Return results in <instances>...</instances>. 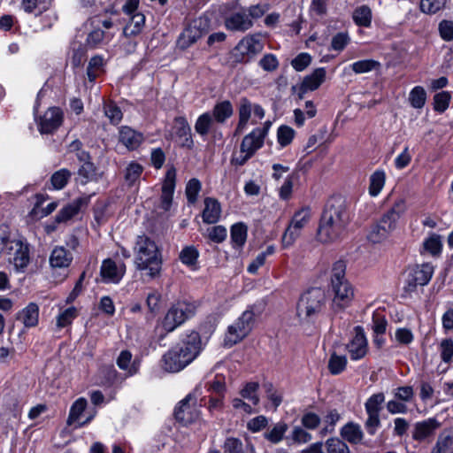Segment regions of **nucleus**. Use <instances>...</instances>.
<instances>
[{
    "mask_svg": "<svg viewBox=\"0 0 453 453\" xmlns=\"http://www.w3.org/2000/svg\"><path fill=\"white\" fill-rule=\"evenodd\" d=\"M296 135V131L286 125H281L277 130V141L280 147L284 148L289 145Z\"/></svg>",
    "mask_w": 453,
    "mask_h": 453,
    "instance_id": "obj_52",
    "label": "nucleus"
},
{
    "mask_svg": "<svg viewBox=\"0 0 453 453\" xmlns=\"http://www.w3.org/2000/svg\"><path fill=\"white\" fill-rule=\"evenodd\" d=\"M325 78V68L319 67L314 70V72L306 76L301 83L297 91L298 98L303 99L306 92L316 90L323 83Z\"/></svg>",
    "mask_w": 453,
    "mask_h": 453,
    "instance_id": "obj_24",
    "label": "nucleus"
},
{
    "mask_svg": "<svg viewBox=\"0 0 453 453\" xmlns=\"http://www.w3.org/2000/svg\"><path fill=\"white\" fill-rule=\"evenodd\" d=\"M384 401V394L377 393L372 395L365 403V409L368 416L365 426L367 433L371 435H373L380 426V413Z\"/></svg>",
    "mask_w": 453,
    "mask_h": 453,
    "instance_id": "obj_12",
    "label": "nucleus"
},
{
    "mask_svg": "<svg viewBox=\"0 0 453 453\" xmlns=\"http://www.w3.org/2000/svg\"><path fill=\"white\" fill-rule=\"evenodd\" d=\"M132 357L129 350H122L116 361L119 368L126 371L128 376L136 374L140 369V361L138 359L132 360Z\"/></svg>",
    "mask_w": 453,
    "mask_h": 453,
    "instance_id": "obj_34",
    "label": "nucleus"
},
{
    "mask_svg": "<svg viewBox=\"0 0 453 453\" xmlns=\"http://www.w3.org/2000/svg\"><path fill=\"white\" fill-rule=\"evenodd\" d=\"M201 350L200 334L196 331L186 332L180 342L162 357V368L168 372H178L196 359Z\"/></svg>",
    "mask_w": 453,
    "mask_h": 453,
    "instance_id": "obj_2",
    "label": "nucleus"
},
{
    "mask_svg": "<svg viewBox=\"0 0 453 453\" xmlns=\"http://www.w3.org/2000/svg\"><path fill=\"white\" fill-rule=\"evenodd\" d=\"M255 316L253 307H249L244 311L242 315L227 327L224 338V345L230 348L242 341L252 330Z\"/></svg>",
    "mask_w": 453,
    "mask_h": 453,
    "instance_id": "obj_7",
    "label": "nucleus"
},
{
    "mask_svg": "<svg viewBox=\"0 0 453 453\" xmlns=\"http://www.w3.org/2000/svg\"><path fill=\"white\" fill-rule=\"evenodd\" d=\"M87 404H88V402H87V400L84 397L78 398L72 404V406L70 408L68 418H67V424L69 426H72V425H73L75 423H78L76 427H81V426H84L85 425L88 424L93 419V418L95 417L96 411L91 413L86 418V420H84L83 422H79V419H80L81 414L86 410Z\"/></svg>",
    "mask_w": 453,
    "mask_h": 453,
    "instance_id": "obj_27",
    "label": "nucleus"
},
{
    "mask_svg": "<svg viewBox=\"0 0 453 453\" xmlns=\"http://www.w3.org/2000/svg\"><path fill=\"white\" fill-rule=\"evenodd\" d=\"M346 264L342 260L336 261L332 267L329 291L332 296V309L340 312L350 306L354 299V288L347 280Z\"/></svg>",
    "mask_w": 453,
    "mask_h": 453,
    "instance_id": "obj_4",
    "label": "nucleus"
},
{
    "mask_svg": "<svg viewBox=\"0 0 453 453\" xmlns=\"http://www.w3.org/2000/svg\"><path fill=\"white\" fill-rule=\"evenodd\" d=\"M354 22L364 27H369L372 23V10L367 5L357 7L353 12Z\"/></svg>",
    "mask_w": 453,
    "mask_h": 453,
    "instance_id": "obj_42",
    "label": "nucleus"
},
{
    "mask_svg": "<svg viewBox=\"0 0 453 453\" xmlns=\"http://www.w3.org/2000/svg\"><path fill=\"white\" fill-rule=\"evenodd\" d=\"M451 99L450 93L448 91H441L436 93L434 96V109L438 112H444L449 105Z\"/></svg>",
    "mask_w": 453,
    "mask_h": 453,
    "instance_id": "obj_55",
    "label": "nucleus"
},
{
    "mask_svg": "<svg viewBox=\"0 0 453 453\" xmlns=\"http://www.w3.org/2000/svg\"><path fill=\"white\" fill-rule=\"evenodd\" d=\"M204 209L202 213V218L204 223L215 224L217 223L221 215V206L219 201L212 197H206L203 201Z\"/></svg>",
    "mask_w": 453,
    "mask_h": 453,
    "instance_id": "obj_30",
    "label": "nucleus"
},
{
    "mask_svg": "<svg viewBox=\"0 0 453 453\" xmlns=\"http://www.w3.org/2000/svg\"><path fill=\"white\" fill-rule=\"evenodd\" d=\"M224 25L229 31L244 33L253 27L254 22L247 15L246 10L242 9L226 15L224 19Z\"/></svg>",
    "mask_w": 453,
    "mask_h": 453,
    "instance_id": "obj_18",
    "label": "nucleus"
},
{
    "mask_svg": "<svg viewBox=\"0 0 453 453\" xmlns=\"http://www.w3.org/2000/svg\"><path fill=\"white\" fill-rule=\"evenodd\" d=\"M201 36L202 31L196 26H188L180 35L177 44L180 49L185 50L196 42Z\"/></svg>",
    "mask_w": 453,
    "mask_h": 453,
    "instance_id": "obj_35",
    "label": "nucleus"
},
{
    "mask_svg": "<svg viewBox=\"0 0 453 453\" xmlns=\"http://www.w3.org/2000/svg\"><path fill=\"white\" fill-rule=\"evenodd\" d=\"M143 167L137 162H130L124 171V180L128 187H134L140 182Z\"/></svg>",
    "mask_w": 453,
    "mask_h": 453,
    "instance_id": "obj_36",
    "label": "nucleus"
},
{
    "mask_svg": "<svg viewBox=\"0 0 453 453\" xmlns=\"http://www.w3.org/2000/svg\"><path fill=\"white\" fill-rule=\"evenodd\" d=\"M126 273L124 262H116L111 258L104 259L100 268L102 280L107 284H118Z\"/></svg>",
    "mask_w": 453,
    "mask_h": 453,
    "instance_id": "obj_17",
    "label": "nucleus"
},
{
    "mask_svg": "<svg viewBox=\"0 0 453 453\" xmlns=\"http://www.w3.org/2000/svg\"><path fill=\"white\" fill-rule=\"evenodd\" d=\"M347 365V358L345 356H339L333 353L328 361V370L331 374L337 375L342 372Z\"/></svg>",
    "mask_w": 453,
    "mask_h": 453,
    "instance_id": "obj_51",
    "label": "nucleus"
},
{
    "mask_svg": "<svg viewBox=\"0 0 453 453\" xmlns=\"http://www.w3.org/2000/svg\"><path fill=\"white\" fill-rule=\"evenodd\" d=\"M201 188L202 185L198 179L193 178L188 180L186 185L185 194L189 203L196 202Z\"/></svg>",
    "mask_w": 453,
    "mask_h": 453,
    "instance_id": "obj_57",
    "label": "nucleus"
},
{
    "mask_svg": "<svg viewBox=\"0 0 453 453\" xmlns=\"http://www.w3.org/2000/svg\"><path fill=\"white\" fill-rule=\"evenodd\" d=\"M380 66V62L373 59H364L354 62L349 68L357 74L366 73Z\"/></svg>",
    "mask_w": 453,
    "mask_h": 453,
    "instance_id": "obj_47",
    "label": "nucleus"
},
{
    "mask_svg": "<svg viewBox=\"0 0 453 453\" xmlns=\"http://www.w3.org/2000/svg\"><path fill=\"white\" fill-rule=\"evenodd\" d=\"M355 331L356 334L347 344L346 349L349 353L351 360L357 361L366 355L368 343L365 334L360 326H357Z\"/></svg>",
    "mask_w": 453,
    "mask_h": 453,
    "instance_id": "obj_21",
    "label": "nucleus"
},
{
    "mask_svg": "<svg viewBox=\"0 0 453 453\" xmlns=\"http://www.w3.org/2000/svg\"><path fill=\"white\" fill-rule=\"evenodd\" d=\"M409 103L414 109H422L426 102V92L421 86L414 87L409 93Z\"/></svg>",
    "mask_w": 453,
    "mask_h": 453,
    "instance_id": "obj_45",
    "label": "nucleus"
},
{
    "mask_svg": "<svg viewBox=\"0 0 453 453\" xmlns=\"http://www.w3.org/2000/svg\"><path fill=\"white\" fill-rule=\"evenodd\" d=\"M215 122L210 111L201 114L195 124L196 132L201 135L205 136L209 134L212 124Z\"/></svg>",
    "mask_w": 453,
    "mask_h": 453,
    "instance_id": "obj_44",
    "label": "nucleus"
},
{
    "mask_svg": "<svg viewBox=\"0 0 453 453\" xmlns=\"http://www.w3.org/2000/svg\"><path fill=\"white\" fill-rule=\"evenodd\" d=\"M224 453H248L245 449L242 441L234 437H228L226 439L223 445Z\"/></svg>",
    "mask_w": 453,
    "mask_h": 453,
    "instance_id": "obj_58",
    "label": "nucleus"
},
{
    "mask_svg": "<svg viewBox=\"0 0 453 453\" xmlns=\"http://www.w3.org/2000/svg\"><path fill=\"white\" fill-rule=\"evenodd\" d=\"M77 317V310L74 307H69L64 310L57 317V326L63 328L69 326Z\"/></svg>",
    "mask_w": 453,
    "mask_h": 453,
    "instance_id": "obj_60",
    "label": "nucleus"
},
{
    "mask_svg": "<svg viewBox=\"0 0 453 453\" xmlns=\"http://www.w3.org/2000/svg\"><path fill=\"white\" fill-rule=\"evenodd\" d=\"M252 113L255 118L262 119L265 117V111L260 104H253L247 97H241L238 104V131H242L246 127Z\"/></svg>",
    "mask_w": 453,
    "mask_h": 453,
    "instance_id": "obj_15",
    "label": "nucleus"
},
{
    "mask_svg": "<svg viewBox=\"0 0 453 453\" xmlns=\"http://www.w3.org/2000/svg\"><path fill=\"white\" fill-rule=\"evenodd\" d=\"M288 429V424L283 421H280L274 424L271 429L265 432L264 436L268 441L273 444H278L284 439V435Z\"/></svg>",
    "mask_w": 453,
    "mask_h": 453,
    "instance_id": "obj_37",
    "label": "nucleus"
},
{
    "mask_svg": "<svg viewBox=\"0 0 453 453\" xmlns=\"http://www.w3.org/2000/svg\"><path fill=\"white\" fill-rule=\"evenodd\" d=\"M53 0H21L20 7L27 14L41 16L48 12Z\"/></svg>",
    "mask_w": 453,
    "mask_h": 453,
    "instance_id": "obj_33",
    "label": "nucleus"
},
{
    "mask_svg": "<svg viewBox=\"0 0 453 453\" xmlns=\"http://www.w3.org/2000/svg\"><path fill=\"white\" fill-rule=\"evenodd\" d=\"M311 209L304 207L296 211L282 236V245L287 248L291 246L299 236L301 229L309 222L311 219Z\"/></svg>",
    "mask_w": 453,
    "mask_h": 453,
    "instance_id": "obj_13",
    "label": "nucleus"
},
{
    "mask_svg": "<svg viewBox=\"0 0 453 453\" xmlns=\"http://www.w3.org/2000/svg\"><path fill=\"white\" fill-rule=\"evenodd\" d=\"M16 319L27 328L36 326L39 321L38 304L35 303H29L17 313Z\"/></svg>",
    "mask_w": 453,
    "mask_h": 453,
    "instance_id": "obj_29",
    "label": "nucleus"
},
{
    "mask_svg": "<svg viewBox=\"0 0 453 453\" xmlns=\"http://www.w3.org/2000/svg\"><path fill=\"white\" fill-rule=\"evenodd\" d=\"M93 29L88 33L86 42L90 48H97L110 42L115 34L111 31L113 22L110 19L103 18L101 15L90 19Z\"/></svg>",
    "mask_w": 453,
    "mask_h": 453,
    "instance_id": "obj_10",
    "label": "nucleus"
},
{
    "mask_svg": "<svg viewBox=\"0 0 453 453\" xmlns=\"http://www.w3.org/2000/svg\"><path fill=\"white\" fill-rule=\"evenodd\" d=\"M73 259L72 251L64 246H56L50 252L49 263L52 269H66Z\"/></svg>",
    "mask_w": 453,
    "mask_h": 453,
    "instance_id": "obj_25",
    "label": "nucleus"
},
{
    "mask_svg": "<svg viewBox=\"0 0 453 453\" xmlns=\"http://www.w3.org/2000/svg\"><path fill=\"white\" fill-rule=\"evenodd\" d=\"M104 115L109 119L112 125H118L123 118V113L120 108L113 102L104 104Z\"/></svg>",
    "mask_w": 453,
    "mask_h": 453,
    "instance_id": "obj_53",
    "label": "nucleus"
},
{
    "mask_svg": "<svg viewBox=\"0 0 453 453\" xmlns=\"http://www.w3.org/2000/svg\"><path fill=\"white\" fill-rule=\"evenodd\" d=\"M446 4V0H421L420 10L424 13L434 14Z\"/></svg>",
    "mask_w": 453,
    "mask_h": 453,
    "instance_id": "obj_61",
    "label": "nucleus"
},
{
    "mask_svg": "<svg viewBox=\"0 0 453 453\" xmlns=\"http://www.w3.org/2000/svg\"><path fill=\"white\" fill-rule=\"evenodd\" d=\"M386 181V174L383 170H376L370 177L369 194L377 196L382 190Z\"/></svg>",
    "mask_w": 453,
    "mask_h": 453,
    "instance_id": "obj_43",
    "label": "nucleus"
},
{
    "mask_svg": "<svg viewBox=\"0 0 453 453\" xmlns=\"http://www.w3.org/2000/svg\"><path fill=\"white\" fill-rule=\"evenodd\" d=\"M176 169L171 166L167 169L162 184V193L160 196L161 207L168 211L172 205L173 193L176 186Z\"/></svg>",
    "mask_w": 453,
    "mask_h": 453,
    "instance_id": "obj_20",
    "label": "nucleus"
},
{
    "mask_svg": "<svg viewBox=\"0 0 453 453\" xmlns=\"http://www.w3.org/2000/svg\"><path fill=\"white\" fill-rule=\"evenodd\" d=\"M341 435L350 443H359L363 439V432L357 424L348 423L341 430Z\"/></svg>",
    "mask_w": 453,
    "mask_h": 453,
    "instance_id": "obj_38",
    "label": "nucleus"
},
{
    "mask_svg": "<svg viewBox=\"0 0 453 453\" xmlns=\"http://www.w3.org/2000/svg\"><path fill=\"white\" fill-rule=\"evenodd\" d=\"M264 142L265 138L253 129L243 137L240 146L241 152H249L254 156L255 153L263 147Z\"/></svg>",
    "mask_w": 453,
    "mask_h": 453,
    "instance_id": "obj_31",
    "label": "nucleus"
},
{
    "mask_svg": "<svg viewBox=\"0 0 453 453\" xmlns=\"http://www.w3.org/2000/svg\"><path fill=\"white\" fill-rule=\"evenodd\" d=\"M264 50V42L260 34L244 36L232 51V57L236 63H247L253 59Z\"/></svg>",
    "mask_w": 453,
    "mask_h": 453,
    "instance_id": "obj_9",
    "label": "nucleus"
},
{
    "mask_svg": "<svg viewBox=\"0 0 453 453\" xmlns=\"http://www.w3.org/2000/svg\"><path fill=\"white\" fill-rule=\"evenodd\" d=\"M104 59L100 55L92 57L87 67V75L90 82H94L96 79L103 73Z\"/></svg>",
    "mask_w": 453,
    "mask_h": 453,
    "instance_id": "obj_39",
    "label": "nucleus"
},
{
    "mask_svg": "<svg viewBox=\"0 0 453 453\" xmlns=\"http://www.w3.org/2000/svg\"><path fill=\"white\" fill-rule=\"evenodd\" d=\"M90 197L91 196H81L62 208L55 217L56 222L63 223L71 219L78 214L82 207L88 204Z\"/></svg>",
    "mask_w": 453,
    "mask_h": 453,
    "instance_id": "obj_23",
    "label": "nucleus"
},
{
    "mask_svg": "<svg viewBox=\"0 0 453 453\" xmlns=\"http://www.w3.org/2000/svg\"><path fill=\"white\" fill-rule=\"evenodd\" d=\"M349 221L350 211L345 201L340 197L329 199L320 218L319 240L332 242L340 239L345 234Z\"/></svg>",
    "mask_w": 453,
    "mask_h": 453,
    "instance_id": "obj_1",
    "label": "nucleus"
},
{
    "mask_svg": "<svg viewBox=\"0 0 453 453\" xmlns=\"http://www.w3.org/2000/svg\"><path fill=\"white\" fill-rule=\"evenodd\" d=\"M199 257V251L193 246H186L180 252L179 258L187 266H195Z\"/></svg>",
    "mask_w": 453,
    "mask_h": 453,
    "instance_id": "obj_46",
    "label": "nucleus"
},
{
    "mask_svg": "<svg viewBox=\"0 0 453 453\" xmlns=\"http://www.w3.org/2000/svg\"><path fill=\"white\" fill-rule=\"evenodd\" d=\"M134 250L136 269L149 279L159 276L162 257L157 243L146 235H139Z\"/></svg>",
    "mask_w": 453,
    "mask_h": 453,
    "instance_id": "obj_3",
    "label": "nucleus"
},
{
    "mask_svg": "<svg viewBox=\"0 0 453 453\" xmlns=\"http://www.w3.org/2000/svg\"><path fill=\"white\" fill-rule=\"evenodd\" d=\"M8 250L10 262L17 273H23L30 262L29 244L21 239H10L5 226H0V255Z\"/></svg>",
    "mask_w": 453,
    "mask_h": 453,
    "instance_id": "obj_6",
    "label": "nucleus"
},
{
    "mask_svg": "<svg viewBox=\"0 0 453 453\" xmlns=\"http://www.w3.org/2000/svg\"><path fill=\"white\" fill-rule=\"evenodd\" d=\"M174 134L176 142L181 147L192 149L194 146V141L191 134V127L184 117H176L174 119Z\"/></svg>",
    "mask_w": 453,
    "mask_h": 453,
    "instance_id": "obj_22",
    "label": "nucleus"
},
{
    "mask_svg": "<svg viewBox=\"0 0 453 453\" xmlns=\"http://www.w3.org/2000/svg\"><path fill=\"white\" fill-rule=\"evenodd\" d=\"M37 105L34 107L35 121L42 134H54L64 120V112L58 107H50L43 115L36 117Z\"/></svg>",
    "mask_w": 453,
    "mask_h": 453,
    "instance_id": "obj_11",
    "label": "nucleus"
},
{
    "mask_svg": "<svg viewBox=\"0 0 453 453\" xmlns=\"http://www.w3.org/2000/svg\"><path fill=\"white\" fill-rule=\"evenodd\" d=\"M142 141V134L129 127L123 126L119 130V142L129 150L137 149Z\"/></svg>",
    "mask_w": 453,
    "mask_h": 453,
    "instance_id": "obj_28",
    "label": "nucleus"
},
{
    "mask_svg": "<svg viewBox=\"0 0 453 453\" xmlns=\"http://www.w3.org/2000/svg\"><path fill=\"white\" fill-rule=\"evenodd\" d=\"M199 416L196 408V399L188 394L182 399L174 410V417L176 420L187 426L194 422Z\"/></svg>",
    "mask_w": 453,
    "mask_h": 453,
    "instance_id": "obj_16",
    "label": "nucleus"
},
{
    "mask_svg": "<svg viewBox=\"0 0 453 453\" xmlns=\"http://www.w3.org/2000/svg\"><path fill=\"white\" fill-rule=\"evenodd\" d=\"M395 341L401 346H408L414 341V334L408 327H398L395 331Z\"/></svg>",
    "mask_w": 453,
    "mask_h": 453,
    "instance_id": "obj_54",
    "label": "nucleus"
},
{
    "mask_svg": "<svg viewBox=\"0 0 453 453\" xmlns=\"http://www.w3.org/2000/svg\"><path fill=\"white\" fill-rule=\"evenodd\" d=\"M406 211V202L403 197L397 198L392 207L386 211L379 221L389 232L396 228L397 221Z\"/></svg>",
    "mask_w": 453,
    "mask_h": 453,
    "instance_id": "obj_19",
    "label": "nucleus"
},
{
    "mask_svg": "<svg viewBox=\"0 0 453 453\" xmlns=\"http://www.w3.org/2000/svg\"><path fill=\"white\" fill-rule=\"evenodd\" d=\"M247 238V227L242 223H236L231 227V240L237 247H242Z\"/></svg>",
    "mask_w": 453,
    "mask_h": 453,
    "instance_id": "obj_50",
    "label": "nucleus"
},
{
    "mask_svg": "<svg viewBox=\"0 0 453 453\" xmlns=\"http://www.w3.org/2000/svg\"><path fill=\"white\" fill-rule=\"evenodd\" d=\"M439 351L441 360L449 364L453 357V340L443 339L439 345Z\"/></svg>",
    "mask_w": 453,
    "mask_h": 453,
    "instance_id": "obj_63",
    "label": "nucleus"
},
{
    "mask_svg": "<svg viewBox=\"0 0 453 453\" xmlns=\"http://www.w3.org/2000/svg\"><path fill=\"white\" fill-rule=\"evenodd\" d=\"M195 302L179 301L174 303L165 314L162 322L163 328L170 333L192 318L196 312Z\"/></svg>",
    "mask_w": 453,
    "mask_h": 453,
    "instance_id": "obj_8",
    "label": "nucleus"
},
{
    "mask_svg": "<svg viewBox=\"0 0 453 453\" xmlns=\"http://www.w3.org/2000/svg\"><path fill=\"white\" fill-rule=\"evenodd\" d=\"M391 232L388 231L380 222L373 226L368 234V239L373 243H380L386 240Z\"/></svg>",
    "mask_w": 453,
    "mask_h": 453,
    "instance_id": "obj_56",
    "label": "nucleus"
},
{
    "mask_svg": "<svg viewBox=\"0 0 453 453\" xmlns=\"http://www.w3.org/2000/svg\"><path fill=\"white\" fill-rule=\"evenodd\" d=\"M434 274V266L429 263L414 265L409 272L407 278V291H414L418 286H426Z\"/></svg>",
    "mask_w": 453,
    "mask_h": 453,
    "instance_id": "obj_14",
    "label": "nucleus"
},
{
    "mask_svg": "<svg viewBox=\"0 0 453 453\" xmlns=\"http://www.w3.org/2000/svg\"><path fill=\"white\" fill-rule=\"evenodd\" d=\"M210 112L216 123L224 124L233 116L234 107L229 100H223L218 102Z\"/></svg>",
    "mask_w": 453,
    "mask_h": 453,
    "instance_id": "obj_32",
    "label": "nucleus"
},
{
    "mask_svg": "<svg viewBox=\"0 0 453 453\" xmlns=\"http://www.w3.org/2000/svg\"><path fill=\"white\" fill-rule=\"evenodd\" d=\"M259 385L257 382L250 381L244 385L240 392L243 399L250 401L253 405H257L259 397L257 395Z\"/></svg>",
    "mask_w": 453,
    "mask_h": 453,
    "instance_id": "obj_49",
    "label": "nucleus"
},
{
    "mask_svg": "<svg viewBox=\"0 0 453 453\" xmlns=\"http://www.w3.org/2000/svg\"><path fill=\"white\" fill-rule=\"evenodd\" d=\"M145 24V16L142 13H135L132 16L131 21L124 29L123 34L126 36H134L138 35Z\"/></svg>",
    "mask_w": 453,
    "mask_h": 453,
    "instance_id": "obj_40",
    "label": "nucleus"
},
{
    "mask_svg": "<svg viewBox=\"0 0 453 453\" xmlns=\"http://www.w3.org/2000/svg\"><path fill=\"white\" fill-rule=\"evenodd\" d=\"M327 453H349L348 445L339 438H330L326 441Z\"/></svg>",
    "mask_w": 453,
    "mask_h": 453,
    "instance_id": "obj_62",
    "label": "nucleus"
},
{
    "mask_svg": "<svg viewBox=\"0 0 453 453\" xmlns=\"http://www.w3.org/2000/svg\"><path fill=\"white\" fill-rule=\"evenodd\" d=\"M441 248L442 244L439 234H433L424 242V249L433 256L440 254Z\"/></svg>",
    "mask_w": 453,
    "mask_h": 453,
    "instance_id": "obj_59",
    "label": "nucleus"
},
{
    "mask_svg": "<svg viewBox=\"0 0 453 453\" xmlns=\"http://www.w3.org/2000/svg\"><path fill=\"white\" fill-rule=\"evenodd\" d=\"M289 444H304L312 440V435L303 426H296L290 434L286 437Z\"/></svg>",
    "mask_w": 453,
    "mask_h": 453,
    "instance_id": "obj_41",
    "label": "nucleus"
},
{
    "mask_svg": "<svg viewBox=\"0 0 453 453\" xmlns=\"http://www.w3.org/2000/svg\"><path fill=\"white\" fill-rule=\"evenodd\" d=\"M71 176L72 173L66 168H62L55 172L50 178L53 188L57 190L64 188L68 183Z\"/></svg>",
    "mask_w": 453,
    "mask_h": 453,
    "instance_id": "obj_48",
    "label": "nucleus"
},
{
    "mask_svg": "<svg viewBox=\"0 0 453 453\" xmlns=\"http://www.w3.org/2000/svg\"><path fill=\"white\" fill-rule=\"evenodd\" d=\"M326 295L321 288H311L303 293L296 304V316L302 322H314L326 310Z\"/></svg>",
    "mask_w": 453,
    "mask_h": 453,
    "instance_id": "obj_5",
    "label": "nucleus"
},
{
    "mask_svg": "<svg viewBox=\"0 0 453 453\" xmlns=\"http://www.w3.org/2000/svg\"><path fill=\"white\" fill-rule=\"evenodd\" d=\"M453 442V437L449 434H441L431 453H446Z\"/></svg>",
    "mask_w": 453,
    "mask_h": 453,
    "instance_id": "obj_64",
    "label": "nucleus"
},
{
    "mask_svg": "<svg viewBox=\"0 0 453 453\" xmlns=\"http://www.w3.org/2000/svg\"><path fill=\"white\" fill-rule=\"evenodd\" d=\"M440 422L434 418H429L426 420L417 422L414 426L412 438L415 441H422L432 436L440 427Z\"/></svg>",
    "mask_w": 453,
    "mask_h": 453,
    "instance_id": "obj_26",
    "label": "nucleus"
}]
</instances>
